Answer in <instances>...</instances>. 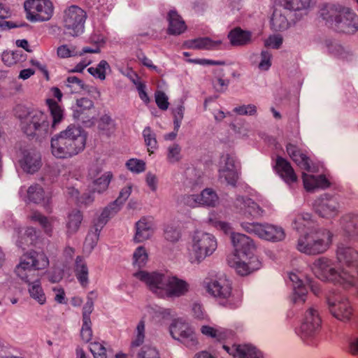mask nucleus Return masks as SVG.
I'll use <instances>...</instances> for the list:
<instances>
[{
  "mask_svg": "<svg viewBox=\"0 0 358 358\" xmlns=\"http://www.w3.org/2000/svg\"><path fill=\"white\" fill-rule=\"evenodd\" d=\"M93 107L94 103L90 99L86 97L78 99L76 101V104L73 106V116L76 119H79L83 113L90 110Z\"/></svg>",
  "mask_w": 358,
  "mask_h": 358,
  "instance_id": "79ce46f5",
  "label": "nucleus"
},
{
  "mask_svg": "<svg viewBox=\"0 0 358 358\" xmlns=\"http://www.w3.org/2000/svg\"><path fill=\"white\" fill-rule=\"evenodd\" d=\"M164 234L165 239L172 243L177 242L181 236L180 229L173 224H167Z\"/></svg>",
  "mask_w": 358,
  "mask_h": 358,
  "instance_id": "6e6d98bb",
  "label": "nucleus"
},
{
  "mask_svg": "<svg viewBox=\"0 0 358 358\" xmlns=\"http://www.w3.org/2000/svg\"><path fill=\"white\" fill-rule=\"evenodd\" d=\"M271 58L272 53L270 51L267 50H262L261 52V60L258 65L259 69L262 71L268 70L271 66Z\"/></svg>",
  "mask_w": 358,
  "mask_h": 358,
  "instance_id": "69168bd1",
  "label": "nucleus"
},
{
  "mask_svg": "<svg viewBox=\"0 0 358 358\" xmlns=\"http://www.w3.org/2000/svg\"><path fill=\"white\" fill-rule=\"evenodd\" d=\"M293 13L289 10H275L271 19V29L275 31H282L289 28L291 24V15Z\"/></svg>",
  "mask_w": 358,
  "mask_h": 358,
  "instance_id": "bb28decb",
  "label": "nucleus"
},
{
  "mask_svg": "<svg viewBox=\"0 0 358 358\" xmlns=\"http://www.w3.org/2000/svg\"><path fill=\"white\" fill-rule=\"evenodd\" d=\"M24 8L27 19L32 22L49 20L54 11L52 3L49 0H27Z\"/></svg>",
  "mask_w": 358,
  "mask_h": 358,
  "instance_id": "9b49d317",
  "label": "nucleus"
},
{
  "mask_svg": "<svg viewBox=\"0 0 358 358\" xmlns=\"http://www.w3.org/2000/svg\"><path fill=\"white\" fill-rule=\"evenodd\" d=\"M133 185L127 184L123 187L116 200L109 203L102 211L103 215H108L110 218L114 217L121 209L122 205L127 200L132 192Z\"/></svg>",
  "mask_w": 358,
  "mask_h": 358,
  "instance_id": "5701e85b",
  "label": "nucleus"
},
{
  "mask_svg": "<svg viewBox=\"0 0 358 358\" xmlns=\"http://www.w3.org/2000/svg\"><path fill=\"white\" fill-rule=\"evenodd\" d=\"M127 169L135 173H141L145 170V163L141 159H130L127 163Z\"/></svg>",
  "mask_w": 358,
  "mask_h": 358,
  "instance_id": "052dcab7",
  "label": "nucleus"
},
{
  "mask_svg": "<svg viewBox=\"0 0 358 358\" xmlns=\"http://www.w3.org/2000/svg\"><path fill=\"white\" fill-rule=\"evenodd\" d=\"M290 281L292 282L293 294L292 301L294 303H303L306 301L307 288L304 286L303 281L298 275L291 273L289 275Z\"/></svg>",
  "mask_w": 358,
  "mask_h": 358,
  "instance_id": "c756f323",
  "label": "nucleus"
},
{
  "mask_svg": "<svg viewBox=\"0 0 358 358\" xmlns=\"http://www.w3.org/2000/svg\"><path fill=\"white\" fill-rule=\"evenodd\" d=\"M36 236V229L33 227H28L25 230L23 236L17 241V247L24 250L27 246L34 243Z\"/></svg>",
  "mask_w": 358,
  "mask_h": 358,
  "instance_id": "3c124183",
  "label": "nucleus"
},
{
  "mask_svg": "<svg viewBox=\"0 0 358 358\" xmlns=\"http://www.w3.org/2000/svg\"><path fill=\"white\" fill-rule=\"evenodd\" d=\"M275 169L280 177L286 183L291 184L297 180V176L291 164L283 157H277Z\"/></svg>",
  "mask_w": 358,
  "mask_h": 358,
  "instance_id": "393cba45",
  "label": "nucleus"
},
{
  "mask_svg": "<svg viewBox=\"0 0 358 358\" xmlns=\"http://www.w3.org/2000/svg\"><path fill=\"white\" fill-rule=\"evenodd\" d=\"M221 347L233 358H262L261 352L249 344L233 345L231 347L223 344Z\"/></svg>",
  "mask_w": 358,
  "mask_h": 358,
  "instance_id": "412c9836",
  "label": "nucleus"
},
{
  "mask_svg": "<svg viewBox=\"0 0 358 358\" xmlns=\"http://www.w3.org/2000/svg\"><path fill=\"white\" fill-rule=\"evenodd\" d=\"M65 85L69 88L71 93H76L84 89V83L82 80L76 76H69L66 81Z\"/></svg>",
  "mask_w": 358,
  "mask_h": 358,
  "instance_id": "4d7b16f0",
  "label": "nucleus"
},
{
  "mask_svg": "<svg viewBox=\"0 0 358 358\" xmlns=\"http://www.w3.org/2000/svg\"><path fill=\"white\" fill-rule=\"evenodd\" d=\"M98 127L103 134L110 136L115 131L116 124L110 115L105 114L100 117Z\"/></svg>",
  "mask_w": 358,
  "mask_h": 358,
  "instance_id": "a19ab883",
  "label": "nucleus"
},
{
  "mask_svg": "<svg viewBox=\"0 0 358 358\" xmlns=\"http://www.w3.org/2000/svg\"><path fill=\"white\" fill-rule=\"evenodd\" d=\"M153 234L152 224L147 218L143 217L136 224V233L134 240L141 243L150 238Z\"/></svg>",
  "mask_w": 358,
  "mask_h": 358,
  "instance_id": "2f4dec72",
  "label": "nucleus"
},
{
  "mask_svg": "<svg viewBox=\"0 0 358 358\" xmlns=\"http://www.w3.org/2000/svg\"><path fill=\"white\" fill-rule=\"evenodd\" d=\"M234 112L241 115H254L257 113V107L253 104L243 105L234 108Z\"/></svg>",
  "mask_w": 358,
  "mask_h": 358,
  "instance_id": "774afa93",
  "label": "nucleus"
},
{
  "mask_svg": "<svg viewBox=\"0 0 358 358\" xmlns=\"http://www.w3.org/2000/svg\"><path fill=\"white\" fill-rule=\"evenodd\" d=\"M169 331L173 338L180 341L187 348L191 350L196 349L198 339L187 323L176 320L170 325Z\"/></svg>",
  "mask_w": 358,
  "mask_h": 358,
  "instance_id": "2eb2a0df",
  "label": "nucleus"
},
{
  "mask_svg": "<svg viewBox=\"0 0 358 358\" xmlns=\"http://www.w3.org/2000/svg\"><path fill=\"white\" fill-rule=\"evenodd\" d=\"M199 196L200 205L207 206H215L218 200V197L215 192L209 188L203 189L201 193L199 194Z\"/></svg>",
  "mask_w": 358,
  "mask_h": 358,
  "instance_id": "de8ad7c7",
  "label": "nucleus"
},
{
  "mask_svg": "<svg viewBox=\"0 0 358 358\" xmlns=\"http://www.w3.org/2000/svg\"><path fill=\"white\" fill-rule=\"evenodd\" d=\"M109 68L108 63L106 60H101L96 67H90L87 71L92 76L103 80L106 78V70Z\"/></svg>",
  "mask_w": 358,
  "mask_h": 358,
  "instance_id": "864d4df0",
  "label": "nucleus"
},
{
  "mask_svg": "<svg viewBox=\"0 0 358 358\" xmlns=\"http://www.w3.org/2000/svg\"><path fill=\"white\" fill-rule=\"evenodd\" d=\"M168 33L172 35H179L186 29L185 22L175 10H170L168 14Z\"/></svg>",
  "mask_w": 358,
  "mask_h": 358,
  "instance_id": "f704fd0d",
  "label": "nucleus"
},
{
  "mask_svg": "<svg viewBox=\"0 0 358 358\" xmlns=\"http://www.w3.org/2000/svg\"><path fill=\"white\" fill-rule=\"evenodd\" d=\"M46 103L48 106L52 122L50 129H55L58 124L64 119V110L58 103L52 99H48Z\"/></svg>",
  "mask_w": 358,
  "mask_h": 358,
  "instance_id": "58836bf2",
  "label": "nucleus"
},
{
  "mask_svg": "<svg viewBox=\"0 0 358 358\" xmlns=\"http://www.w3.org/2000/svg\"><path fill=\"white\" fill-rule=\"evenodd\" d=\"M181 158V147L178 144L173 143L168 147L166 159L169 163H176L179 162Z\"/></svg>",
  "mask_w": 358,
  "mask_h": 358,
  "instance_id": "5fc2aeb1",
  "label": "nucleus"
},
{
  "mask_svg": "<svg viewBox=\"0 0 358 358\" xmlns=\"http://www.w3.org/2000/svg\"><path fill=\"white\" fill-rule=\"evenodd\" d=\"M281 6L290 12L306 10L313 7L316 0H280Z\"/></svg>",
  "mask_w": 358,
  "mask_h": 358,
  "instance_id": "4c0bfd02",
  "label": "nucleus"
},
{
  "mask_svg": "<svg viewBox=\"0 0 358 358\" xmlns=\"http://www.w3.org/2000/svg\"><path fill=\"white\" fill-rule=\"evenodd\" d=\"M92 294L93 292H91L89 294L87 298V301L83 308L82 321H91L90 314L92 313L94 310V301L93 299L90 296V295Z\"/></svg>",
  "mask_w": 358,
  "mask_h": 358,
  "instance_id": "0e129e2a",
  "label": "nucleus"
},
{
  "mask_svg": "<svg viewBox=\"0 0 358 358\" xmlns=\"http://www.w3.org/2000/svg\"><path fill=\"white\" fill-rule=\"evenodd\" d=\"M110 219L108 215H103L101 212L98 218L94 221V225L85 238L84 243L85 250L90 252L94 248L98 243L100 231Z\"/></svg>",
  "mask_w": 358,
  "mask_h": 358,
  "instance_id": "aec40b11",
  "label": "nucleus"
},
{
  "mask_svg": "<svg viewBox=\"0 0 358 358\" xmlns=\"http://www.w3.org/2000/svg\"><path fill=\"white\" fill-rule=\"evenodd\" d=\"M87 138V132L82 127L70 124L52 137L51 153L57 159L71 158L85 150Z\"/></svg>",
  "mask_w": 358,
  "mask_h": 358,
  "instance_id": "7ed1b4c3",
  "label": "nucleus"
},
{
  "mask_svg": "<svg viewBox=\"0 0 358 358\" xmlns=\"http://www.w3.org/2000/svg\"><path fill=\"white\" fill-rule=\"evenodd\" d=\"M100 48L99 46H96L95 48H91L90 47H84L82 51L78 52L76 50L75 46L71 45V47L67 45H62L57 48V55L60 58H68L71 57H75L77 55H83L85 53H99Z\"/></svg>",
  "mask_w": 358,
  "mask_h": 358,
  "instance_id": "72a5a7b5",
  "label": "nucleus"
},
{
  "mask_svg": "<svg viewBox=\"0 0 358 358\" xmlns=\"http://www.w3.org/2000/svg\"><path fill=\"white\" fill-rule=\"evenodd\" d=\"M336 258L340 264H343L341 268L350 271L355 275V280H358V252L352 248L340 245L336 251Z\"/></svg>",
  "mask_w": 358,
  "mask_h": 358,
  "instance_id": "f3484780",
  "label": "nucleus"
},
{
  "mask_svg": "<svg viewBox=\"0 0 358 358\" xmlns=\"http://www.w3.org/2000/svg\"><path fill=\"white\" fill-rule=\"evenodd\" d=\"M113 178L111 172L108 171L103 174L101 177L94 180L92 189L93 192L102 193L106 191Z\"/></svg>",
  "mask_w": 358,
  "mask_h": 358,
  "instance_id": "37998d69",
  "label": "nucleus"
},
{
  "mask_svg": "<svg viewBox=\"0 0 358 358\" xmlns=\"http://www.w3.org/2000/svg\"><path fill=\"white\" fill-rule=\"evenodd\" d=\"M313 208L321 217L334 218L341 212L339 197L335 194H323L314 201Z\"/></svg>",
  "mask_w": 358,
  "mask_h": 358,
  "instance_id": "ddd939ff",
  "label": "nucleus"
},
{
  "mask_svg": "<svg viewBox=\"0 0 358 358\" xmlns=\"http://www.w3.org/2000/svg\"><path fill=\"white\" fill-rule=\"evenodd\" d=\"M19 164L27 173L37 172L42 166L41 153L34 148L22 150L19 156Z\"/></svg>",
  "mask_w": 358,
  "mask_h": 358,
  "instance_id": "a211bd4d",
  "label": "nucleus"
},
{
  "mask_svg": "<svg viewBox=\"0 0 358 358\" xmlns=\"http://www.w3.org/2000/svg\"><path fill=\"white\" fill-rule=\"evenodd\" d=\"M231 238L238 257L248 259L249 257L255 256L256 247L251 238L243 234L232 233Z\"/></svg>",
  "mask_w": 358,
  "mask_h": 358,
  "instance_id": "6ab92c4d",
  "label": "nucleus"
},
{
  "mask_svg": "<svg viewBox=\"0 0 358 358\" xmlns=\"http://www.w3.org/2000/svg\"><path fill=\"white\" fill-rule=\"evenodd\" d=\"M48 265L49 260L44 252L31 250L21 257L15 269L17 277L28 284L30 297L40 305L46 303V296L41 284L38 271L45 269Z\"/></svg>",
  "mask_w": 358,
  "mask_h": 358,
  "instance_id": "f257e3e1",
  "label": "nucleus"
},
{
  "mask_svg": "<svg viewBox=\"0 0 358 358\" xmlns=\"http://www.w3.org/2000/svg\"><path fill=\"white\" fill-rule=\"evenodd\" d=\"M27 199L30 202L34 203H43L45 208L49 210L48 198L45 201V192L43 187L38 184L31 185L27 191Z\"/></svg>",
  "mask_w": 358,
  "mask_h": 358,
  "instance_id": "e433bc0d",
  "label": "nucleus"
},
{
  "mask_svg": "<svg viewBox=\"0 0 358 358\" xmlns=\"http://www.w3.org/2000/svg\"><path fill=\"white\" fill-rule=\"evenodd\" d=\"M231 283L225 277L206 282V290L224 306L235 308L240 303L239 299H234L231 294Z\"/></svg>",
  "mask_w": 358,
  "mask_h": 358,
  "instance_id": "1a4fd4ad",
  "label": "nucleus"
},
{
  "mask_svg": "<svg viewBox=\"0 0 358 358\" xmlns=\"http://www.w3.org/2000/svg\"><path fill=\"white\" fill-rule=\"evenodd\" d=\"M30 219L34 222H38V224L44 229L45 232L50 236L51 235L52 226L51 220H49L47 217L43 215L38 211H34L30 215Z\"/></svg>",
  "mask_w": 358,
  "mask_h": 358,
  "instance_id": "8fccbe9b",
  "label": "nucleus"
},
{
  "mask_svg": "<svg viewBox=\"0 0 358 358\" xmlns=\"http://www.w3.org/2000/svg\"><path fill=\"white\" fill-rule=\"evenodd\" d=\"M149 313L156 322H163L172 318V310L169 308H164L159 306L150 308Z\"/></svg>",
  "mask_w": 358,
  "mask_h": 358,
  "instance_id": "c03bdc74",
  "label": "nucleus"
},
{
  "mask_svg": "<svg viewBox=\"0 0 358 358\" xmlns=\"http://www.w3.org/2000/svg\"><path fill=\"white\" fill-rule=\"evenodd\" d=\"M321 15L337 31L355 34L358 31V15L349 8L331 5L322 10Z\"/></svg>",
  "mask_w": 358,
  "mask_h": 358,
  "instance_id": "39448f33",
  "label": "nucleus"
},
{
  "mask_svg": "<svg viewBox=\"0 0 358 358\" xmlns=\"http://www.w3.org/2000/svg\"><path fill=\"white\" fill-rule=\"evenodd\" d=\"M143 136L145 143L148 147V151L150 153H153V150L157 148L155 133L152 130L150 127H146L143 131Z\"/></svg>",
  "mask_w": 358,
  "mask_h": 358,
  "instance_id": "09e8293b",
  "label": "nucleus"
},
{
  "mask_svg": "<svg viewBox=\"0 0 358 358\" xmlns=\"http://www.w3.org/2000/svg\"><path fill=\"white\" fill-rule=\"evenodd\" d=\"M86 17L84 10L76 6H70L64 11L63 17L65 33L72 36L83 34Z\"/></svg>",
  "mask_w": 358,
  "mask_h": 358,
  "instance_id": "9d476101",
  "label": "nucleus"
},
{
  "mask_svg": "<svg viewBox=\"0 0 358 358\" xmlns=\"http://www.w3.org/2000/svg\"><path fill=\"white\" fill-rule=\"evenodd\" d=\"M219 172L220 178H224L229 185L233 187L236 186L238 176L235 169L227 170L220 169Z\"/></svg>",
  "mask_w": 358,
  "mask_h": 358,
  "instance_id": "13d9d810",
  "label": "nucleus"
},
{
  "mask_svg": "<svg viewBox=\"0 0 358 358\" xmlns=\"http://www.w3.org/2000/svg\"><path fill=\"white\" fill-rule=\"evenodd\" d=\"M215 237L207 232L196 231L192 237L189 248V258L192 264H200L217 249Z\"/></svg>",
  "mask_w": 358,
  "mask_h": 358,
  "instance_id": "423d86ee",
  "label": "nucleus"
},
{
  "mask_svg": "<svg viewBox=\"0 0 358 358\" xmlns=\"http://www.w3.org/2000/svg\"><path fill=\"white\" fill-rule=\"evenodd\" d=\"M286 151L289 157L302 169L310 171V159L296 145L289 143Z\"/></svg>",
  "mask_w": 358,
  "mask_h": 358,
  "instance_id": "a878e982",
  "label": "nucleus"
},
{
  "mask_svg": "<svg viewBox=\"0 0 358 358\" xmlns=\"http://www.w3.org/2000/svg\"><path fill=\"white\" fill-rule=\"evenodd\" d=\"M236 206H241L242 214L247 218L257 219L264 213V210L250 198L237 197Z\"/></svg>",
  "mask_w": 358,
  "mask_h": 358,
  "instance_id": "b1692460",
  "label": "nucleus"
},
{
  "mask_svg": "<svg viewBox=\"0 0 358 358\" xmlns=\"http://www.w3.org/2000/svg\"><path fill=\"white\" fill-rule=\"evenodd\" d=\"M75 275L83 287H86L89 284L88 267L83 257L78 256L75 263Z\"/></svg>",
  "mask_w": 358,
  "mask_h": 358,
  "instance_id": "c9c22d12",
  "label": "nucleus"
},
{
  "mask_svg": "<svg viewBox=\"0 0 358 358\" xmlns=\"http://www.w3.org/2000/svg\"><path fill=\"white\" fill-rule=\"evenodd\" d=\"M22 129L28 136L41 141L51 133L48 115L40 110L33 111L22 122Z\"/></svg>",
  "mask_w": 358,
  "mask_h": 358,
  "instance_id": "0eeeda50",
  "label": "nucleus"
},
{
  "mask_svg": "<svg viewBox=\"0 0 358 358\" xmlns=\"http://www.w3.org/2000/svg\"><path fill=\"white\" fill-rule=\"evenodd\" d=\"M155 102L159 109L166 110L168 109L169 103L168 97L166 94L162 91H157L155 94Z\"/></svg>",
  "mask_w": 358,
  "mask_h": 358,
  "instance_id": "338daca9",
  "label": "nucleus"
},
{
  "mask_svg": "<svg viewBox=\"0 0 358 358\" xmlns=\"http://www.w3.org/2000/svg\"><path fill=\"white\" fill-rule=\"evenodd\" d=\"M340 225L345 235L355 237L358 235V214L349 213L340 219Z\"/></svg>",
  "mask_w": 358,
  "mask_h": 358,
  "instance_id": "cd10ccee",
  "label": "nucleus"
},
{
  "mask_svg": "<svg viewBox=\"0 0 358 358\" xmlns=\"http://www.w3.org/2000/svg\"><path fill=\"white\" fill-rule=\"evenodd\" d=\"M90 351L94 358H106V349L99 342H92L90 344Z\"/></svg>",
  "mask_w": 358,
  "mask_h": 358,
  "instance_id": "680f3d73",
  "label": "nucleus"
},
{
  "mask_svg": "<svg viewBox=\"0 0 358 358\" xmlns=\"http://www.w3.org/2000/svg\"><path fill=\"white\" fill-rule=\"evenodd\" d=\"M320 324L321 318L317 310L310 308L306 312L304 319L296 332L303 341H306L317 334Z\"/></svg>",
  "mask_w": 358,
  "mask_h": 358,
  "instance_id": "dca6fc26",
  "label": "nucleus"
},
{
  "mask_svg": "<svg viewBox=\"0 0 358 358\" xmlns=\"http://www.w3.org/2000/svg\"><path fill=\"white\" fill-rule=\"evenodd\" d=\"M9 16V9L2 3H0V27L3 30L16 27V25L12 22L3 21V19H6Z\"/></svg>",
  "mask_w": 358,
  "mask_h": 358,
  "instance_id": "bf43d9fd",
  "label": "nucleus"
},
{
  "mask_svg": "<svg viewBox=\"0 0 358 358\" xmlns=\"http://www.w3.org/2000/svg\"><path fill=\"white\" fill-rule=\"evenodd\" d=\"M326 303L331 315L342 322H348L353 315L352 308L345 298L338 294H330L326 297Z\"/></svg>",
  "mask_w": 358,
  "mask_h": 358,
  "instance_id": "4468645a",
  "label": "nucleus"
},
{
  "mask_svg": "<svg viewBox=\"0 0 358 358\" xmlns=\"http://www.w3.org/2000/svg\"><path fill=\"white\" fill-rule=\"evenodd\" d=\"M92 325V321H83L80 337L85 343H90L92 338L93 331Z\"/></svg>",
  "mask_w": 358,
  "mask_h": 358,
  "instance_id": "e2e57ef3",
  "label": "nucleus"
},
{
  "mask_svg": "<svg viewBox=\"0 0 358 358\" xmlns=\"http://www.w3.org/2000/svg\"><path fill=\"white\" fill-rule=\"evenodd\" d=\"M201 331L203 335L214 338L215 341L220 343V348H222L221 345H223L222 342L226 338V335L224 332L206 325L201 327Z\"/></svg>",
  "mask_w": 358,
  "mask_h": 358,
  "instance_id": "603ef678",
  "label": "nucleus"
},
{
  "mask_svg": "<svg viewBox=\"0 0 358 358\" xmlns=\"http://www.w3.org/2000/svg\"><path fill=\"white\" fill-rule=\"evenodd\" d=\"M311 270L322 281L332 282L344 289L355 287L358 290V280H355V275L345 268H336L331 259L326 257L316 259L311 266Z\"/></svg>",
  "mask_w": 358,
  "mask_h": 358,
  "instance_id": "20e7f679",
  "label": "nucleus"
},
{
  "mask_svg": "<svg viewBox=\"0 0 358 358\" xmlns=\"http://www.w3.org/2000/svg\"><path fill=\"white\" fill-rule=\"evenodd\" d=\"M228 38L233 46H244L251 43L252 33L236 27L229 31Z\"/></svg>",
  "mask_w": 358,
  "mask_h": 358,
  "instance_id": "7c9ffc66",
  "label": "nucleus"
},
{
  "mask_svg": "<svg viewBox=\"0 0 358 358\" xmlns=\"http://www.w3.org/2000/svg\"><path fill=\"white\" fill-rule=\"evenodd\" d=\"M261 265V262L256 256H251L235 262L234 266L237 273L243 276L258 270Z\"/></svg>",
  "mask_w": 358,
  "mask_h": 358,
  "instance_id": "c85d7f7f",
  "label": "nucleus"
},
{
  "mask_svg": "<svg viewBox=\"0 0 358 358\" xmlns=\"http://www.w3.org/2000/svg\"><path fill=\"white\" fill-rule=\"evenodd\" d=\"M83 221V214L78 210H72L68 215L66 222L67 234L69 235L76 234Z\"/></svg>",
  "mask_w": 358,
  "mask_h": 358,
  "instance_id": "ea45409f",
  "label": "nucleus"
},
{
  "mask_svg": "<svg viewBox=\"0 0 358 358\" xmlns=\"http://www.w3.org/2000/svg\"><path fill=\"white\" fill-rule=\"evenodd\" d=\"M293 224L298 231L303 228L311 229L299 238L296 249L299 252L308 255H320L324 253L331 245L333 234L324 228L313 229L311 214L306 213L298 215Z\"/></svg>",
  "mask_w": 358,
  "mask_h": 358,
  "instance_id": "f03ea898",
  "label": "nucleus"
},
{
  "mask_svg": "<svg viewBox=\"0 0 358 358\" xmlns=\"http://www.w3.org/2000/svg\"><path fill=\"white\" fill-rule=\"evenodd\" d=\"M148 255L143 246H138L133 254V266L141 270L148 262Z\"/></svg>",
  "mask_w": 358,
  "mask_h": 358,
  "instance_id": "a18cd8bd",
  "label": "nucleus"
},
{
  "mask_svg": "<svg viewBox=\"0 0 358 358\" xmlns=\"http://www.w3.org/2000/svg\"><path fill=\"white\" fill-rule=\"evenodd\" d=\"M221 43V41H213L208 37L197 38L195 39L189 40L185 43L188 48L203 50L218 49Z\"/></svg>",
  "mask_w": 358,
  "mask_h": 358,
  "instance_id": "473e14b6",
  "label": "nucleus"
},
{
  "mask_svg": "<svg viewBox=\"0 0 358 358\" xmlns=\"http://www.w3.org/2000/svg\"><path fill=\"white\" fill-rule=\"evenodd\" d=\"M241 226L245 232L271 242H279L285 238L284 229L278 225L268 223L243 222Z\"/></svg>",
  "mask_w": 358,
  "mask_h": 358,
  "instance_id": "6e6552de",
  "label": "nucleus"
},
{
  "mask_svg": "<svg viewBox=\"0 0 358 358\" xmlns=\"http://www.w3.org/2000/svg\"><path fill=\"white\" fill-rule=\"evenodd\" d=\"M145 321L141 320L136 329V336L131 343V355H133L132 352L136 348L141 346L145 339Z\"/></svg>",
  "mask_w": 358,
  "mask_h": 358,
  "instance_id": "49530a36",
  "label": "nucleus"
},
{
  "mask_svg": "<svg viewBox=\"0 0 358 358\" xmlns=\"http://www.w3.org/2000/svg\"><path fill=\"white\" fill-rule=\"evenodd\" d=\"M134 277L144 283L148 289L159 298H162L169 275L159 271L148 272L139 270L133 274Z\"/></svg>",
  "mask_w": 358,
  "mask_h": 358,
  "instance_id": "f8f14e48",
  "label": "nucleus"
},
{
  "mask_svg": "<svg viewBox=\"0 0 358 358\" xmlns=\"http://www.w3.org/2000/svg\"><path fill=\"white\" fill-rule=\"evenodd\" d=\"M189 290V284L176 276H169L167 280L165 294H163L162 298L180 297L185 295Z\"/></svg>",
  "mask_w": 358,
  "mask_h": 358,
  "instance_id": "4be33fe9",
  "label": "nucleus"
}]
</instances>
